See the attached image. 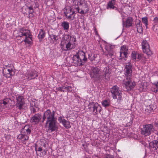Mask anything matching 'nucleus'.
I'll return each mask as SVG.
<instances>
[{
    "label": "nucleus",
    "instance_id": "nucleus-1",
    "mask_svg": "<svg viewBox=\"0 0 158 158\" xmlns=\"http://www.w3.org/2000/svg\"><path fill=\"white\" fill-rule=\"evenodd\" d=\"M55 113L54 111L51 112L50 110L48 109L44 112L41 121L43 123L46 119V124H48V130H51V132L56 130L58 127L56 119L54 117Z\"/></svg>",
    "mask_w": 158,
    "mask_h": 158
},
{
    "label": "nucleus",
    "instance_id": "nucleus-2",
    "mask_svg": "<svg viewBox=\"0 0 158 158\" xmlns=\"http://www.w3.org/2000/svg\"><path fill=\"white\" fill-rule=\"evenodd\" d=\"M73 63L75 66H80L83 65L87 61L85 53L82 51H78L72 57Z\"/></svg>",
    "mask_w": 158,
    "mask_h": 158
},
{
    "label": "nucleus",
    "instance_id": "nucleus-3",
    "mask_svg": "<svg viewBox=\"0 0 158 158\" xmlns=\"http://www.w3.org/2000/svg\"><path fill=\"white\" fill-rule=\"evenodd\" d=\"M132 78L129 79L126 78L123 81V85L124 90L127 91H130L133 90L135 87V82L132 80Z\"/></svg>",
    "mask_w": 158,
    "mask_h": 158
},
{
    "label": "nucleus",
    "instance_id": "nucleus-4",
    "mask_svg": "<svg viewBox=\"0 0 158 158\" xmlns=\"http://www.w3.org/2000/svg\"><path fill=\"white\" fill-rule=\"evenodd\" d=\"M110 92L113 99H117L119 101H121L122 93L118 87L116 85L114 86L111 88Z\"/></svg>",
    "mask_w": 158,
    "mask_h": 158
},
{
    "label": "nucleus",
    "instance_id": "nucleus-5",
    "mask_svg": "<svg viewBox=\"0 0 158 158\" xmlns=\"http://www.w3.org/2000/svg\"><path fill=\"white\" fill-rule=\"evenodd\" d=\"M154 130L153 125L152 124L144 125L141 129V133L142 135L147 136L151 134Z\"/></svg>",
    "mask_w": 158,
    "mask_h": 158
},
{
    "label": "nucleus",
    "instance_id": "nucleus-6",
    "mask_svg": "<svg viewBox=\"0 0 158 158\" xmlns=\"http://www.w3.org/2000/svg\"><path fill=\"white\" fill-rule=\"evenodd\" d=\"M76 42L72 41L64 43V42L60 43V47L63 51H67L74 49L76 47Z\"/></svg>",
    "mask_w": 158,
    "mask_h": 158
},
{
    "label": "nucleus",
    "instance_id": "nucleus-7",
    "mask_svg": "<svg viewBox=\"0 0 158 158\" xmlns=\"http://www.w3.org/2000/svg\"><path fill=\"white\" fill-rule=\"evenodd\" d=\"M100 69L96 67L93 68L90 73L91 78H94L96 80L100 81L101 75L100 73Z\"/></svg>",
    "mask_w": 158,
    "mask_h": 158
},
{
    "label": "nucleus",
    "instance_id": "nucleus-8",
    "mask_svg": "<svg viewBox=\"0 0 158 158\" xmlns=\"http://www.w3.org/2000/svg\"><path fill=\"white\" fill-rule=\"evenodd\" d=\"M78 6H85L86 7V5L85 0H74L73 3V8L74 10H76V12H79Z\"/></svg>",
    "mask_w": 158,
    "mask_h": 158
},
{
    "label": "nucleus",
    "instance_id": "nucleus-9",
    "mask_svg": "<svg viewBox=\"0 0 158 158\" xmlns=\"http://www.w3.org/2000/svg\"><path fill=\"white\" fill-rule=\"evenodd\" d=\"M132 66L131 63H126L124 69L126 78L129 79L132 78Z\"/></svg>",
    "mask_w": 158,
    "mask_h": 158
},
{
    "label": "nucleus",
    "instance_id": "nucleus-10",
    "mask_svg": "<svg viewBox=\"0 0 158 158\" xmlns=\"http://www.w3.org/2000/svg\"><path fill=\"white\" fill-rule=\"evenodd\" d=\"M42 118V116L39 113L35 114L32 115L30 119V122L33 125L38 124Z\"/></svg>",
    "mask_w": 158,
    "mask_h": 158
},
{
    "label": "nucleus",
    "instance_id": "nucleus-11",
    "mask_svg": "<svg viewBox=\"0 0 158 158\" xmlns=\"http://www.w3.org/2000/svg\"><path fill=\"white\" fill-rule=\"evenodd\" d=\"M110 73L109 70L106 67L103 69L102 75H101V80L100 81L103 80L105 82L108 81L110 80Z\"/></svg>",
    "mask_w": 158,
    "mask_h": 158
},
{
    "label": "nucleus",
    "instance_id": "nucleus-12",
    "mask_svg": "<svg viewBox=\"0 0 158 158\" xmlns=\"http://www.w3.org/2000/svg\"><path fill=\"white\" fill-rule=\"evenodd\" d=\"M89 109H93L92 111L94 115L97 114L98 111L99 112H100L101 111V108L97 103L92 102L90 103L89 105Z\"/></svg>",
    "mask_w": 158,
    "mask_h": 158
},
{
    "label": "nucleus",
    "instance_id": "nucleus-13",
    "mask_svg": "<svg viewBox=\"0 0 158 158\" xmlns=\"http://www.w3.org/2000/svg\"><path fill=\"white\" fill-rule=\"evenodd\" d=\"M142 46L144 53L148 56L152 55V52L149 49V45L147 41L143 40L142 43Z\"/></svg>",
    "mask_w": 158,
    "mask_h": 158
},
{
    "label": "nucleus",
    "instance_id": "nucleus-14",
    "mask_svg": "<svg viewBox=\"0 0 158 158\" xmlns=\"http://www.w3.org/2000/svg\"><path fill=\"white\" fill-rule=\"evenodd\" d=\"M3 76L6 77H10L15 74L12 68L9 67L4 68L2 71Z\"/></svg>",
    "mask_w": 158,
    "mask_h": 158
},
{
    "label": "nucleus",
    "instance_id": "nucleus-15",
    "mask_svg": "<svg viewBox=\"0 0 158 158\" xmlns=\"http://www.w3.org/2000/svg\"><path fill=\"white\" fill-rule=\"evenodd\" d=\"M16 100H17L16 106L19 110H21L23 108V106L24 104V99L23 96L20 95L16 96Z\"/></svg>",
    "mask_w": 158,
    "mask_h": 158
},
{
    "label": "nucleus",
    "instance_id": "nucleus-16",
    "mask_svg": "<svg viewBox=\"0 0 158 158\" xmlns=\"http://www.w3.org/2000/svg\"><path fill=\"white\" fill-rule=\"evenodd\" d=\"M72 41L73 42H76V38L74 36H73L69 34L64 35L62 38V40L61 42V43L64 42V43L67 42Z\"/></svg>",
    "mask_w": 158,
    "mask_h": 158
},
{
    "label": "nucleus",
    "instance_id": "nucleus-17",
    "mask_svg": "<svg viewBox=\"0 0 158 158\" xmlns=\"http://www.w3.org/2000/svg\"><path fill=\"white\" fill-rule=\"evenodd\" d=\"M19 36L20 37L25 36V37H30L31 36L29 30L25 29L24 28H22L19 29Z\"/></svg>",
    "mask_w": 158,
    "mask_h": 158
},
{
    "label": "nucleus",
    "instance_id": "nucleus-18",
    "mask_svg": "<svg viewBox=\"0 0 158 158\" xmlns=\"http://www.w3.org/2000/svg\"><path fill=\"white\" fill-rule=\"evenodd\" d=\"M58 121L63 125L65 128L68 129L71 127L70 122L66 121L64 117L60 116L58 118Z\"/></svg>",
    "mask_w": 158,
    "mask_h": 158
},
{
    "label": "nucleus",
    "instance_id": "nucleus-19",
    "mask_svg": "<svg viewBox=\"0 0 158 158\" xmlns=\"http://www.w3.org/2000/svg\"><path fill=\"white\" fill-rule=\"evenodd\" d=\"M21 132L22 134H24L25 135H28L30 134L31 132V129L29 125L25 126L24 128L21 129Z\"/></svg>",
    "mask_w": 158,
    "mask_h": 158
},
{
    "label": "nucleus",
    "instance_id": "nucleus-20",
    "mask_svg": "<svg viewBox=\"0 0 158 158\" xmlns=\"http://www.w3.org/2000/svg\"><path fill=\"white\" fill-rule=\"evenodd\" d=\"M135 25L138 32L141 33L143 31L141 22L140 20H137L135 22Z\"/></svg>",
    "mask_w": 158,
    "mask_h": 158
},
{
    "label": "nucleus",
    "instance_id": "nucleus-21",
    "mask_svg": "<svg viewBox=\"0 0 158 158\" xmlns=\"http://www.w3.org/2000/svg\"><path fill=\"white\" fill-rule=\"evenodd\" d=\"M106 49L108 52L107 56L112 57L114 55V51L113 48H112L111 46L109 45L106 47Z\"/></svg>",
    "mask_w": 158,
    "mask_h": 158
},
{
    "label": "nucleus",
    "instance_id": "nucleus-22",
    "mask_svg": "<svg viewBox=\"0 0 158 158\" xmlns=\"http://www.w3.org/2000/svg\"><path fill=\"white\" fill-rule=\"evenodd\" d=\"M115 0H111L108 3L107 8L108 9H114L117 10L119 12V10L117 9V8L114 6L115 3Z\"/></svg>",
    "mask_w": 158,
    "mask_h": 158
},
{
    "label": "nucleus",
    "instance_id": "nucleus-23",
    "mask_svg": "<svg viewBox=\"0 0 158 158\" xmlns=\"http://www.w3.org/2000/svg\"><path fill=\"white\" fill-rule=\"evenodd\" d=\"M86 7L85 6H78L79 8V12H77L81 14L84 15L87 13L89 11V9L87 8L86 10H85Z\"/></svg>",
    "mask_w": 158,
    "mask_h": 158
},
{
    "label": "nucleus",
    "instance_id": "nucleus-24",
    "mask_svg": "<svg viewBox=\"0 0 158 158\" xmlns=\"http://www.w3.org/2000/svg\"><path fill=\"white\" fill-rule=\"evenodd\" d=\"M61 26L64 30L65 31H68L69 29V23L67 21H64L62 23Z\"/></svg>",
    "mask_w": 158,
    "mask_h": 158
},
{
    "label": "nucleus",
    "instance_id": "nucleus-25",
    "mask_svg": "<svg viewBox=\"0 0 158 158\" xmlns=\"http://www.w3.org/2000/svg\"><path fill=\"white\" fill-rule=\"evenodd\" d=\"M133 19L131 17L127 18L125 21V27H129L131 26L132 23Z\"/></svg>",
    "mask_w": 158,
    "mask_h": 158
},
{
    "label": "nucleus",
    "instance_id": "nucleus-26",
    "mask_svg": "<svg viewBox=\"0 0 158 158\" xmlns=\"http://www.w3.org/2000/svg\"><path fill=\"white\" fill-rule=\"evenodd\" d=\"M11 102V100L8 98H5L3 100L1 101L0 102V104L2 105L3 104V108H5V105H6L8 104H11L10 102Z\"/></svg>",
    "mask_w": 158,
    "mask_h": 158
},
{
    "label": "nucleus",
    "instance_id": "nucleus-27",
    "mask_svg": "<svg viewBox=\"0 0 158 158\" xmlns=\"http://www.w3.org/2000/svg\"><path fill=\"white\" fill-rule=\"evenodd\" d=\"M38 76V75L36 71H32L31 72L29 76L28 77V79L31 80L32 79H34L35 77Z\"/></svg>",
    "mask_w": 158,
    "mask_h": 158
},
{
    "label": "nucleus",
    "instance_id": "nucleus-28",
    "mask_svg": "<svg viewBox=\"0 0 158 158\" xmlns=\"http://www.w3.org/2000/svg\"><path fill=\"white\" fill-rule=\"evenodd\" d=\"M45 32L42 29H40L38 37L39 39H43L45 36Z\"/></svg>",
    "mask_w": 158,
    "mask_h": 158
},
{
    "label": "nucleus",
    "instance_id": "nucleus-29",
    "mask_svg": "<svg viewBox=\"0 0 158 158\" xmlns=\"http://www.w3.org/2000/svg\"><path fill=\"white\" fill-rule=\"evenodd\" d=\"M120 55L118 57L119 60H122L123 59H124L125 60H126V59L127 58V52H120Z\"/></svg>",
    "mask_w": 158,
    "mask_h": 158
},
{
    "label": "nucleus",
    "instance_id": "nucleus-30",
    "mask_svg": "<svg viewBox=\"0 0 158 158\" xmlns=\"http://www.w3.org/2000/svg\"><path fill=\"white\" fill-rule=\"evenodd\" d=\"M103 106L106 107L109 106L110 105V101L108 100H105L102 102Z\"/></svg>",
    "mask_w": 158,
    "mask_h": 158
},
{
    "label": "nucleus",
    "instance_id": "nucleus-31",
    "mask_svg": "<svg viewBox=\"0 0 158 158\" xmlns=\"http://www.w3.org/2000/svg\"><path fill=\"white\" fill-rule=\"evenodd\" d=\"M153 106L152 105H150L146 106V108L145 109V111L148 113H150L153 110V108L152 107Z\"/></svg>",
    "mask_w": 158,
    "mask_h": 158
},
{
    "label": "nucleus",
    "instance_id": "nucleus-32",
    "mask_svg": "<svg viewBox=\"0 0 158 158\" xmlns=\"http://www.w3.org/2000/svg\"><path fill=\"white\" fill-rule=\"evenodd\" d=\"M75 11L76 12V10L74 11H72L69 15H66V17L69 19H74V16L72 17V16L74 14H75Z\"/></svg>",
    "mask_w": 158,
    "mask_h": 158
},
{
    "label": "nucleus",
    "instance_id": "nucleus-33",
    "mask_svg": "<svg viewBox=\"0 0 158 158\" xmlns=\"http://www.w3.org/2000/svg\"><path fill=\"white\" fill-rule=\"evenodd\" d=\"M142 20L143 23L145 24L146 28H147V26L148 25V18L146 17L142 18Z\"/></svg>",
    "mask_w": 158,
    "mask_h": 158
},
{
    "label": "nucleus",
    "instance_id": "nucleus-34",
    "mask_svg": "<svg viewBox=\"0 0 158 158\" xmlns=\"http://www.w3.org/2000/svg\"><path fill=\"white\" fill-rule=\"evenodd\" d=\"M32 41V37L31 36H30V37H25L24 41L25 43H27L28 44H30L31 43Z\"/></svg>",
    "mask_w": 158,
    "mask_h": 158
},
{
    "label": "nucleus",
    "instance_id": "nucleus-35",
    "mask_svg": "<svg viewBox=\"0 0 158 158\" xmlns=\"http://www.w3.org/2000/svg\"><path fill=\"white\" fill-rule=\"evenodd\" d=\"M72 11V10L71 8L69 7L66 9V10L64 12V14L66 17V15H69L71 12Z\"/></svg>",
    "mask_w": 158,
    "mask_h": 158
},
{
    "label": "nucleus",
    "instance_id": "nucleus-36",
    "mask_svg": "<svg viewBox=\"0 0 158 158\" xmlns=\"http://www.w3.org/2000/svg\"><path fill=\"white\" fill-rule=\"evenodd\" d=\"M128 51V49L127 48V47L125 46H122L120 48V52H127Z\"/></svg>",
    "mask_w": 158,
    "mask_h": 158
},
{
    "label": "nucleus",
    "instance_id": "nucleus-37",
    "mask_svg": "<svg viewBox=\"0 0 158 158\" xmlns=\"http://www.w3.org/2000/svg\"><path fill=\"white\" fill-rule=\"evenodd\" d=\"M137 52L134 51H133L131 53V57L132 58L135 60H136V56L137 55Z\"/></svg>",
    "mask_w": 158,
    "mask_h": 158
},
{
    "label": "nucleus",
    "instance_id": "nucleus-38",
    "mask_svg": "<svg viewBox=\"0 0 158 158\" xmlns=\"http://www.w3.org/2000/svg\"><path fill=\"white\" fill-rule=\"evenodd\" d=\"M29 136L27 135H24L23 139V140L22 141V143L23 144H25L26 143V141L28 139Z\"/></svg>",
    "mask_w": 158,
    "mask_h": 158
},
{
    "label": "nucleus",
    "instance_id": "nucleus-39",
    "mask_svg": "<svg viewBox=\"0 0 158 158\" xmlns=\"http://www.w3.org/2000/svg\"><path fill=\"white\" fill-rule=\"evenodd\" d=\"M62 88L64 89H65V91L66 90L68 92H70L72 91L71 87L70 86H67L66 87L64 86L62 87Z\"/></svg>",
    "mask_w": 158,
    "mask_h": 158
},
{
    "label": "nucleus",
    "instance_id": "nucleus-40",
    "mask_svg": "<svg viewBox=\"0 0 158 158\" xmlns=\"http://www.w3.org/2000/svg\"><path fill=\"white\" fill-rule=\"evenodd\" d=\"M30 109L31 110V113L32 114H35L36 112V110L35 108L33 106H31L30 107Z\"/></svg>",
    "mask_w": 158,
    "mask_h": 158
},
{
    "label": "nucleus",
    "instance_id": "nucleus-41",
    "mask_svg": "<svg viewBox=\"0 0 158 158\" xmlns=\"http://www.w3.org/2000/svg\"><path fill=\"white\" fill-rule=\"evenodd\" d=\"M153 30L158 34V26H154L152 27Z\"/></svg>",
    "mask_w": 158,
    "mask_h": 158
},
{
    "label": "nucleus",
    "instance_id": "nucleus-42",
    "mask_svg": "<svg viewBox=\"0 0 158 158\" xmlns=\"http://www.w3.org/2000/svg\"><path fill=\"white\" fill-rule=\"evenodd\" d=\"M153 21L154 22V23H153V26L154 25L156 26L155 25L156 24L158 23V18L157 17H155Z\"/></svg>",
    "mask_w": 158,
    "mask_h": 158
},
{
    "label": "nucleus",
    "instance_id": "nucleus-43",
    "mask_svg": "<svg viewBox=\"0 0 158 158\" xmlns=\"http://www.w3.org/2000/svg\"><path fill=\"white\" fill-rule=\"evenodd\" d=\"M37 144H35V150L36 152L38 151L41 152L42 150V148L41 147H39L38 149H37Z\"/></svg>",
    "mask_w": 158,
    "mask_h": 158
},
{
    "label": "nucleus",
    "instance_id": "nucleus-44",
    "mask_svg": "<svg viewBox=\"0 0 158 158\" xmlns=\"http://www.w3.org/2000/svg\"><path fill=\"white\" fill-rule=\"evenodd\" d=\"M52 39H54V40L56 41L58 39V37L57 35H52L51 36Z\"/></svg>",
    "mask_w": 158,
    "mask_h": 158
},
{
    "label": "nucleus",
    "instance_id": "nucleus-45",
    "mask_svg": "<svg viewBox=\"0 0 158 158\" xmlns=\"http://www.w3.org/2000/svg\"><path fill=\"white\" fill-rule=\"evenodd\" d=\"M95 57H96V56H95V55H94L93 56V57H92L90 56V54H89L88 55V58L91 61L94 60L95 58Z\"/></svg>",
    "mask_w": 158,
    "mask_h": 158
},
{
    "label": "nucleus",
    "instance_id": "nucleus-46",
    "mask_svg": "<svg viewBox=\"0 0 158 158\" xmlns=\"http://www.w3.org/2000/svg\"><path fill=\"white\" fill-rule=\"evenodd\" d=\"M24 135V134L19 135L17 137V139H23Z\"/></svg>",
    "mask_w": 158,
    "mask_h": 158
},
{
    "label": "nucleus",
    "instance_id": "nucleus-47",
    "mask_svg": "<svg viewBox=\"0 0 158 158\" xmlns=\"http://www.w3.org/2000/svg\"><path fill=\"white\" fill-rule=\"evenodd\" d=\"M56 90L58 91H60L62 92H65L66 91L64 90L62 88V87H57L56 89Z\"/></svg>",
    "mask_w": 158,
    "mask_h": 158
},
{
    "label": "nucleus",
    "instance_id": "nucleus-48",
    "mask_svg": "<svg viewBox=\"0 0 158 158\" xmlns=\"http://www.w3.org/2000/svg\"><path fill=\"white\" fill-rule=\"evenodd\" d=\"M34 10H31L29 11L28 13L29 14V16H31V17H33V15L32 14L34 13Z\"/></svg>",
    "mask_w": 158,
    "mask_h": 158
},
{
    "label": "nucleus",
    "instance_id": "nucleus-49",
    "mask_svg": "<svg viewBox=\"0 0 158 158\" xmlns=\"http://www.w3.org/2000/svg\"><path fill=\"white\" fill-rule=\"evenodd\" d=\"M47 150L44 149L42 153L43 155H46L47 154Z\"/></svg>",
    "mask_w": 158,
    "mask_h": 158
},
{
    "label": "nucleus",
    "instance_id": "nucleus-50",
    "mask_svg": "<svg viewBox=\"0 0 158 158\" xmlns=\"http://www.w3.org/2000/svg\"><path fill=\"white\" fill-rule=\"evenodd\" d=\"M105 158H113V157L110 155H107Z\"/></svg>",
    "mask_w": 158,
    "mask_h": 158
},
{
    "label": "nucleus",
    "instance_id": "nucleus-51",
    "mask_svg": "<svg viewBox=\"0 0 158 158\" xmlns=\"http://www.w3.org/2000/svg\"><path fill=\"white\" fill-rule=\"evenodd\" d=\"M141 55L139 54H138L137 58V60H140L141 59Z\"/></svg>",
    "mask_w": 158,
    "mask_h": 158
},
{
    "label": "nucleus",
    "instance_id": "nucleus-52",
    "mask_svg": "<svg viewBox=\"0 0 158 158\" xmlns=\"http://www.w3.org/2000/svg\"><path fill=\"white\" fill-rule=\"evenodd\" d=\"M28 9L29 10H33V7L32 6H28Z\"/></svg>",
    "mask_w": 158,
    "mask_h": 158
},
{
    "label": "nucleus",
    "instance_id": "nucleus-53",
    "mask_svg": "<svg viewBox=\"0 0 158 158\" xmlns=\"http://www.w3.org/2000/svg\"><path fill=\"white\" fill-rule=\"evenodd\" d=\"M148 1V2L149 3H151L154 0H147Z\"/></svg>",
    "mask_w": 158,
    "mask_h": 158
},
{
    "label": "nucleus",
    "instance_id": "nucleus-54",
    "mask_svg": "<svg viewBox=\"0 0 158 158\" xmlns=\"http://www.w3.org/2000/svg\"><path fill=\"white\" fill-rule=\"evenodd\" d=\"M157 135V136L158 137V131H157L156 133H155Z\"/></svg>",
    "mask_w": 158,
    "mask_h": 158
},
{
    "label": "nucleus",
    "instance_id": "nucleus-55",
    "mask_svg": "<svg viewBox=\"0 0 158 158\" xmlns=\"http://www.w3.org/2000/svg\"><path fill=\"white\" fill-rule=\"evenodd\" d=\"M43 146H44V148H45V147H46V144H45V143H44V144Z\"/></svg>",
    "mask_w": 158,
    "mask_h": 158
},
{
    "label": "nucleus",
    "instance_id": "nucleus-56",
    "mask_svg": "<svg viewBox=\"0 0 158 158\" xmlns=\"http://www.w3.org/2000/svg\"><path fill=\"white\" fill-rule=\"evenodd\" d=\"M123 25H125V22H124L123 21Z\"/></svg>",
    "mask_w": 158,
    "mask_h": 158
},
{
    "label": "nucleus",
    "instance_id": "nucleus-57",
    "mask_svg": "<svg viewBox=\"0 0 158 158\" xmlns=\"http://www.w3.org/2000/svg\"><path fill=\"white\" fill-rule=\"evenodd\" d=\"M140 88H141V87H143V85H140Z\"/></svg>",
    "mask_w": 158,
    "mask_h": 158
},
{
    "label": "nucleus",
    "instance_id": "nucleus-58",
    "mask_svg": "<svg viewBox=\"0 0 158 158\" xmlns=\"http://www.w3.org/2000/svg\"><path fill=\"white\" fill-rule=\"evenodd\" d=\"M94 30H95V31H96V28H94Z\"/></svg>",
    "mask_w": 158,
    "mask_h": 158
},
{
    "label": "nucleus",
    "instance_id": "nucleus-59",
    "mask_svg": "<svg viewBox=\"0 0 158 158\" xmlns=\"http://www.w3.org/2000/svg\"><path fill=\"white\" fill-rule=\"evenodd\" d=\"M96 34H97L98 33L97 31H96L95 32Z\"/></svg>",
    "mask_w": 158,
    "mask_h": 158
},
{
    "label": "nucleus",
    "instance_id": "nucleus-60",
    "mask_svg": "<svg viewBox=\"0 0 158 158\" xmlns=\"http://www.w3.org/2000/svg\"><path fill=\"white\" fill-rule=\"evenodd\" d=\"M156 126L158 127V123H156Z\"/></svg>",
    "mask_w": 158,
    "mask_h": 158
},
{
    "label": "nucleus",
    "instance_id": "nucleus-61",
    "mask_svg": "<svg viewBox=\"0 0 158 158\" xmlns=\"http://www.w3.org/2000/svg\"><path fill=\"white\" fill-rule=\"evenodd\" d=\"M32 102L33 103V102H34L33 101H32Z\"/></svg>",
    "mask_w": 158,
    "mask_h": 158
}]
</instances>
